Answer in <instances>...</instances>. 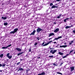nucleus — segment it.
Returning <instances> with one entry per match:
<instances>
[{"instance_id":"58836bf2","label":"nucleus","mask_w":75,"mask_h":75,"mask_svg":"<svg viewBox=\"0 0 75 75\" xmlns=\"http://www.w3.org/2000/svg\"><path fill=\"white\" fill-rule=\"evenodd\" d=\"M72 43L70 42L69 43V45H72Z\"/></svg>"},{"instance_id":"0e129e2a","label":"nucleus","mask_w":75,"mask_h":75,"mask_svg":"<svg viewBox=\"0 0 75 75\" xmlns=\"http://www.w3.org/2000/svg\"><path fill=\"white\" fill-rule=\"evenodd\" d=\"M27 56H28V55L26 54V55H25V57H27Z\"/></svg>"},{"instance_id":"338daca9","label":"nucleus","mask_w":75,"mask_h":75,"mask_svg":"<svg viewBox=\"0 0 75 75\" xmlns=\"http://www.w3.org/2000/svg\"><path fill=\"white\" fill-rule=\"evenodd\" d=\"M54 24H56V23H55V22L54 23Z\"/></svg>"},{"instance_id":"a211bd4d","label":"nucleus","mask_w":75,"mask_h":75,"mask_svg":"<svg viewBox=\"0 0 75 75\" xmlns=\"http://www.w3.org/2000/svg\"><path fill=\"white\" fill-rule=\"evenodd\" d=\"M65 28L66 29H68V28H70V26H67Z\"/></svg>"},{"instance_id":"79ce46f5","label":"nucleus","mask_w":75,"mask_h":75,"mask_svg":"<svg viewBox=\"0 0 75 75\" xmlns=\"http://www.w3.org/2000/svg\"><path fill=\"white\" fill-rule=\"evenodd\" d=\"M5 4L4 3H2V6H4Z\"/></svg>"},{"instance_id":"c9c22d12","label":"nucleus","mask_w":75,"mask_h":75,"mask_svg":"<svg viewBox=\"0 0 75 75\" xmlns=\"http://www.w3.org/2000/svg\"><path fill=\"white\" fill-rule=\"evenodd\" d=\"M62 38V36H60V37H58V38L59 39V38Z\"/></svg>"},{"instance_id":"ddd939ff","label":"nucleus","mask_w":75,"mask_h":75,"mask_svg":"<svg viewBox=\"0 0 75 75\" xmlns=\"http://www.w3.org/2000/svg\"><path fill=\"white\" fill-rule=\"evenodd\" d=\"M58 54L59 55H64V53H61V52H59Z\"/></svg>"},{"instance_id":"423d86ee","label":"nucleus","mask_w":75,"mask_h":75,"mask_svg":"<svg viewBox=\"0 0 75 75\" xmlns=\"http://www.w3.org/2000/svg\"><path fill=\"white\" fill-rule=\"evenodd\" d=\"M52 35H54V33H51L49 34V35L48 37H51V36H52Z\"/></svg>"},{"instance_id":"473e14b6","label":"nucleus","mask_w":75,"mask_h":75,"mask_svg":"<svg viewBox=\"0 0 75 75\" xmlns=\"http://www.w3.org/2000/svg\"><path fill=\"white\" fill-rule=\"evenodd\" d=\"M53 4L52 3H51L50 4V6H53Z\"/></svg>"},{"instance_id":"680f3d73","label":"nucleus","mask_w":75,"mask_h":75,"mask_svg":"<svg viewBox=\"0 0 75 75\" xmlns=\"http://www.w3.org/2000/svg\"><path fill=\"white\" fill-rule=\"evenodd\" d=\"M20 71V69H19L18 70V71Z\"/></svg>"},{"instance_id":"09e8293b","label":"nucleus","mask_w":75,"mask_h":75,"mask_svg":"<svg viewBox=\"0 0 75 75\" xmlns=\"http://www.w3.org/2000/svg\"><path fill=\"white\" fill-rule=\"evenodd\" d=\"M61 0H56V1H60Z\"/></svg>"},{"instance_id":"052dcab7","label":"nucleus","mask_w":75,"mask_h":75,"mask_svg":"<svg viewBox=\"0 0 75 75\" xmlns=\"http://www.w3.org/2000/svg\"><path fill=\"white\" fill-rule=\"evenodd\" d=\"M51 39H52V38H50L49 39V40H51Z\"/></svg>"},{"instance_id":"9d476101","label":"nucleus","mask_w":75,"mask_h":75,"mask_svg":"<svg viewBox=\"0 0 75 75\" xmlns=\"http://www.w3.org/2000/svg\"><path fill=\"white\" fill-rule=\"evenodd\" d=\"M58 8V6H56L54 5H53L51 7V8Z\"/></svg>"},{"instance_id":"13d9d810","label":"nucleus","mask_w":75,"mask_h":75,"mask_svg":"<svg viewBox=\"0 0 75 75\" xmlns=\"http://www.w3.org/2000/svg\"><path fill=\"white\" fill-rule=\"evenodd\" d=\"M62 64H63V63H61L60 64V65H62Z\"/></svg>"},{"instance_id":"6ab92c4d","label":"nucleus","mask_w":75,"mask_h":75,"mask_svg":"<svg viewBox=\"0 0 75 75\" xmlns=\"http://www.w3.org/2000/svg\"><path fill=\"white\" fill-rule=\"evenodd\" d=\"M19 70H20V71H23L24 70V69L21 68H19Z\"/></svg>"},{"instance_id":"603ef678","label":"nucleus","mask_w":75,"mask_h":75,"mask_svg":"<svg viewBox=\"0 0 75 75\" xmlns=\"http://www.w3.org/2000/svg\"><path fill=\"white\" fill-rule=\"evenodd\" d=\"M38 75H41V74L40 73V74H38Z\"/></svg>"},{"instance_id":"5701e85b","label":"nucleus","mask_w":75,"mask_h":75,"mask_svg":"<svg viewBox=\"0 0 75 75\" xmlns=\"http://www.w3.org/2000/svg\"><path fill=\"white\" fill-rule=\"evenodd\" d=\"M68 55H69V54H67L66 55V56H64V57H62V58H63V59H64V58H66V57H67V56Z\"/></svg>"},{"instance_id":"7ed1b4c3","label":"nucleus","mask_w":75,"mask_h":75,"mask_svg":"<svg viewBox=\"0 0 75 75\" xmlns=\"http://www.w3.org/2000/svg\"><path fill=\"white\" fill-rule=\"evenodd\" d=\"M75 67H71L70 68V69H71L70 71L71 72H72L74 70V69H75Z\"/></svg>"},{"instance_id":"cd10ccee","label":"nucleus","mask_w":75,"mask_h":75,"mask_svg":"<svg viewBox=\"0 0 75 75\" xmlns=\"http://www.w3.org/2000/svg\"><path fill=\"white\" fill-rule=\"evenodd\" d=\"M54 57V56L52 55V56H50L48 57L49 58H53V57Z\"/></svg>"},{"instance_id":"1a4fd4ad","label":"nucleus","mask_w":75,"mask_h":75,"mask_svg":"<svg viewBox=\"0 0 75 75\" xmlns=\"http://www.w3.org/2000/svg\"><path fill=\"white\" fill-rule=\"evenodd\" d=\"M16 50H17L18 51H21V49L19 48H16Z\"/></svg>"},{"instance_id":"f3484780","label":"nucleus","mask_w":75,"mask_h":75,"mask_svg":"<svg viewBox=\"0 0 75 75\" xmlns=\"http://www.w3.org/2000/svg\"><path fill=\"white\" fill-rule=\"evenodd\" d=\"M10 34H14L15 33L14 32V30L13 31H12L11 32L9 33Z\"/></svg>"},{"instance_id":"7c9ffc66","label":"nucleus","mask_w":75,"mask_h":75,"mask_svg":"<svg viewBox=\"0 0 75 75\" xmlns=\"http://www.w3.org/2000/svg\"><path fill=\"white\" fill-rule=\"evenodd\" d=\"M57 74H60V75H62V74L59 73V72H57Z\"/></svg>"},{"instance_id":"a878e982","label":"nucleus","mask_w":75,"mask_h":75,"mask_svg":"<svg viewBox=\"0 0 75 75\" xmlns=\"http://www.w3.org/2000/svg\"><path fill=\"white\" fill-rule=\"evenodd\" d=\"M8 58H9V59H11V58H12V56H9L8 57Z\"/></svg>"},{"instance_id":"2f4dec72","label":"nucleus","mask_w":75,"mask_h":75,"mask_svg":"<svg viewBox=\"0 0 75 75\" xmlns=\"http://www.w3.org/2000/svg\"><path fill=\"white\" fill-rule=\"evenodd\" d=\"M35 32H36V31H35V30H34L33 31V33H34L35 34Z\"/></svg>"},{"instance_id":"393cba45","label":"nucleus","mask_w":75,"mask_h":75,"mask_svg":"<svg viewBox=\"0 0 75 75\" xmlns=\"http://www.w3.org/2000/svg\"><path fill=\"white\" fill-rule=\"evenodd\" d=\"M73 51H74V50H72L70 51V52L69 53V54H71V53L72 52H73Z\"/></svg>"},{"instance_id":"49530a36","label":"nucleus","mask_w":75,"mask_h":75,"mask_svg":"<svg viewBox=\"0 0 75 75\" xmlns=\"http://www.w3.org/2000/svg\"><path fill=\"white\" fill-rule=\"evenodd\" d=\"M44 43H45V42H43L42 44V45H44Z\"/></svg>"},{"instance_id":"5fc2aeb1","label":"nucleus","mask_w":75,"mask_h":75,"mask_svg":"<svg viewBox=\"0 0 75 75\" xmlns=\"http://www.w3.org/2000/svg\"><path fill=\"white\" fill-rule=\"evenodd\" d=\"M20 60H21V62L22 61H23V59H20Z\"/></svg>"},{"instance_id":"4d7b16f0","label":"nucleus","mask_w":75,"mask_h":75,"mask_svg":"<svg viewBox=\"0 0 75 75\" xmlns=\"http://www.w3.org/2000/svg\"><path fill=\"white\" fill-rule=\"evenodd\" d=\"M53 43H54V44H56V43H57V42H54Z\"/></svg>"},{"instance_id":"a18cd8bd","label":"nucleus","mask_w":75,"mask_h":75,"mask_svg":"<svg viewBox=\"0 0 75 75\" xmlns=\"http://www.w3.org/2000/svg\"><path fill=\"white\" fill-rule=\"evenodd\" d=\"M57 18H60V17H59V16H57Z\"/></svg>"},{"instance_id":"0eeeda50","label":"nucleus","mask_w":75,"mask_h":75,"mask_svg":"<svg viewBox=\"0 0 75 75\" xmlns=\"http://www.w3.org/2000/svg\"><path fill=\"white\" fill-rule=\"evenodd\" d=\"M60 48H65L67 47V45L60 46Z\"/></svg>"},{"instance_id":"774afa93","label":"nucleus","mask_w":75,"mask_h":75,"mask_svg":"<svg viewBox=\"0 0 75 75\" xmlns=\"http://www.w3.org/2000/svg\"><path fill=\"white\" fill-rule=\"evenodd\" d=\"M70 27H72V26H70Z\"/></svg>"},{"instance_id":"864d4df0","label":"nucleus","mask_w":75,"mask_h":75,"mask_svg":"<svg viewBox=\"0 0 75 75\" xmlns=\"http://www.w3.org/2000/svg\"><path fill=\"white\" fill-rule=\"evenodd\" d=\"M26 73L27 74H28V70H26Z\"/></svg>"},{"instance_id":"f257e3e1","label":"nucleus","mask_w":75,"mask_h":75,"mask_svg":"<svg viewBox=\"0 0 75 75\" xmlns=\"http://www.w3.org/2000/svg\"><path fill=\"white\" fill-rule=\"evenodd\" d=\"M49 48H50V50H51L50 51V53H52V54H54L57 51V50H54L55 49L54 48H51V47H49Z\"/></svg>"},{"instance_id":"72a5a7b5","label":"nucleus","mask_w":75,"mask_h":75,"mask_svg":"<svg viewBox=\"0 0 75 75\" xmlns=\"http://www.w3.org/2000/svg\"><path fill=\"white\" fill-rule=\"evenodd\" d=\"M29 52H31V48H30V49L29 50Z\"/></svg>"},{"instance_id":"de8ad7c7","label":"nucleus","mask_w":75,"mask_h":75,"mask_svg":"<svg viewBox=\"0 0 75 75\" xmlns=\"http://www.w3.org/2000/svg\"><path fill=\"white\" fill-rule=\"evenodd\" d=\"M62 15V14H60L59 15V16L60 17H61Z\"/></svg>"},{"instance_id":"69168bd1","label":"nucleus","mask_w":75,"mask_h":75,"mask_svg":"<svg viewBox=\"0 0 75 75\" xmlns=\"http://www.w3.org/2000/svg\"><path fill=\"white\" fill-rule=\"evenodd\" d=\"M1 64H0V67H1Z\"/></svg>"},{"instance_id":"6e6552de","label":"nucleus","mask_w":75,"mask_h":75,"mask_svg":"<svg viewBox=\"0 0 75 75\" xmlns=\"http://www.w3.org/2000/svg\"><path fill=\"white\" fill-rule=\"evenodd\" d=\"M18 28H15L14 30L13 31H14L15 33H16L18 31Z\"/></svg>"},{"instance_id":"4be33fe9","label":"nucleus","mask_w":75,"mask_h":75,"mask_svg":"<svg viewBox=\"0 0 75 75\" xmlns=\"http://www.w3.org/2000/svg\"><path fill=\"white\" fill-rule=\"evenodd\" d=\"M41 74L42 75H45V72H43L42 73H41Z\"/></svg>"},{"instance_id":"4c0bfd02","label":"nucleus","mask_w":75,"mask_h":75,"mask_svg":"<svg viewBox=\"0 0 75 75\" xmlns=\"http://www.w3.org/2000/svg\"><path fill=\"white\" fill-rule=\"evenodd\" d=\"M37 44H38L37 43V42L35 43L34 44L35 46V45H37Z\"/></svg>"},{"instance_id":"20e7f679","label":"nucleus","mask_w":75,"mask_h":75,"mask_svg":"<svg viewBox=\"0 0 75 75\" xmlns=\"http://www.w3.org/2000/svg\"><path fill=\"white\" fill-rule=\"evenodd\" d=\"M1 67H2L3 68H4V67H5L6 66V63H2V64H1Z\"/></svg>"},{"instance_id":"c756f323","label":"nucleus","mask_w":75,"mask_h":75,"mask_svg":"<svg viewBox=\"0 0 75 75\" xmlns=\"http://www.w3.org/2000/svg\"><path fill=\"white\" fill-rule=\"evenodd\" d=\"M52 40H51L49 42L47 43H48V44H49L51 43V42H52Z\"/></svg>"},{"instance_id":"aec40b11","label":"nucleus","mask_w":75,"mask_h":75,"mask_svg":"<svg viewBox=\"0 0 75 75\" xmlns=\"http://www.w3.org/2000/svg\"><path fill=\"white\" fill-rule=\"evenodd\" d=\"M48 45V43H47L45 44L44 45H43L42 46H47V45Z\"/></svg>"},{"instance_id":"e433bc0d","label":"nucleus","mask_w":75,"mask_h":75,"mask_svg":"<svg viewBox=\"0 0 75 75\" xmlns=\"http://www.w3.org/2000/svg\"><path fill=\"white\" fill-rule=\"evenodd\" d=\"M20 64V62H18L17 63V64H16V65H19V64Z\"/></svg>"},{"instance_id":"bb28decb","label":"nucleus","mask_w":75,"mask_h":75,"mask_svg":"<svg viewBox=\"0 0 75 75\" xmlns=\"http://www.w3.org/2000/svg\"><path fill=\"white\" fill-rule=\"evenodd\" d=\"M2 49H7V47H2Z\"/></svg>"},{"instance_id":"f8f14e48","label":"nucleus","mask_w":75,"mask_h":75,"mask_svg":"<svg viewBox=\"0 0 75 75\" xmlns=\"http://www.w3.org/2000/svg\"><path fill=\"white\" fill-rule=\"evenodd\" d=\"M7 17H4V16H2V19H3L4 20H6V19H7Z\"/></svg>"},{"instance_id":"39448f33","label":"nucleus","mask_w":75,"mask_h":75,"mask_svg":"<svg viewBox=\"0 0 75 75\" xmlns=\"http://www.w3.org/2000/svg\"><path fill=\"white\" fill-rule=\"evenodd\" d=\"M59 30V28H57L54 31V33H57V32H58V31Z\"/></svg>"},{"instance_id":"412c9836","label":"nucleus","mask_w":75,"mask_h":75,"mask_svg":"<svg viewBox=\"0 0 75 75\" xmlns=\"http://www.w3.org/2000/svg\"><path fill=\"white\" fill-rule=\"evenodd\" d=\"M11 44H10L9 45H8L6 46L7 48H8V47H11Z\"/></svg>"},{"instance_id":"c03bdc74","label":"nucleus","mask_w":75,"mask_h":75,"mask_svg":"<svg viewBox=\"0 0 75 75\" xmlns=\"http://www.w3.org/2000/svg\"><path fill=\"white\" fill-rule=\"evenodd\" d=\"M73 33H75V30H73Z\"/></svg>"},{"instance_id":"9b49d317","label":"nucleus","mask_w":75,"mask_h":75,"mask_svg":"<svg viewBox=\"0 0 75 75\" xmlns=\"http://www.w3.org/2000/svg\"><path fill=\"white\" fill-rule=\"evenodd\" d=\"M53 65L54 66H58V64H57V62H55V63H53Z\"/></svg>"},{"instance_id":"bf43d9fd","label":"nucleus","mask_w":75,"mask_h":75,"mask_svg":"<svg viewBox=\"0 0 75 75\" xmlns=\"http://www.w3.org/2000/svg\"><path fill=\"white\" fill-rule=\"evenodd\" d=\"M25 45V43H23V44H22V46H23L24 45Z\"/></svg>"},{"instance_id":"ea45409f","label":"nucleus","mask_w":75,"mask_h":75,"mask_svg":"<svg viewBox=\"0 0 75 75\" xmlns=\"http://www.w3.org/2000/svg\"><path fill=\"white\" fill-rule=\"evenodd\" d=\"M36 38L38 39V40H40V38H39H39L37 37Z\"/></svg>"},{"instance_id":"f704fd0d","label":"nucleus","mask_w":75,"mask_h":75,"mask_svg":"<svg viewBox=\"0 0 75 75\" xmlns=\"http://www.w3.org/2000/svg\"><path fill=\"white\" fill-rule=\"evenodd\" d=\"M59 39H58V38H55L54 40H58Z\"/></svg>"},{"instance_id":"f03ea898","label":"nucleus","mask_w":75,"mask_h":75,"mask_svg":"<svg viewBox=\"0 0 75 75\" xmlns=\"http://www.w3.org/2000/svg\"><path fill=\"white\" fill-rule=\"evenodd\" d=\"M36 30L37 32L38 33H39L40 31H43V30L41 28H38Z\"/></svg>"},{"instance_id":"dca6fc26","label":"nucleus","mask_w":75,"mask_h":75,"mask_svg":"<svg viewBox=\"0 0 75 75\" xmlns=\"http://www.w3.org/2000/svg\"><path fill=\"white\" fill-rule=\"evenodd\" d=\"M4 25L6 26V25H8V23L7 22L4 23Z\"/></svg>"},{"instance_id":"4468645a","label":"nucleus","mask_w":75,"mask_h":75,"mask_svg":"<svg viewBox=\"0 0 75 75\" xmlns=\"http://www.w3.org/2000/svg\"><path fill=\"white\" fill-rule=\"evenodd\" d=\"M24 53V52H21L20 53H19L17 55L18 56L19 55H21V54H23Z\"/></svg>"},{"instance_id":"c85d7f7f","label":"nucleus","mask_w":75,"mask_h":75,"mask_svg":"<svg viewBox=\"0 0 75 75\" xmlns=\"http://www.w3.org/2000/svg\"><path fill=\"white\" fill-rule=\"evenodd\" d=\"M35 34H34L33 32L32 33L30 34V36H31V35H35Z\"/></svg>"},{"instance_id":"b1692460","label":"nucleus","mask_w":75,"mask_h":75,"mask_svg":"<svg viewBox=\"0 0 75 75\" xmlns=\"http://www.w3.org/2000/svg\"><path fill=\"white\" fill-rule=\"evenodd\" d=\"M10 55V53H8L6 55V56L7 57H8V56H9V55Z\"/></svg>"},{"instance_id":"e2e57ef3","label":"nucleus","mask_w":75,"mask_h":75,"mask_svg":"<svg viewBox=\"0 0 75 75\" xmlns=\"http://www.w3.org/2000/svg\"><path fill=\"white\" fill-rule=\"evenodd\" d=\"M2 70H0V72H2Z\"/></svg>"},{"instance_id":"3c124183","label":"nucleus","mask_w":75,"mask_h":75,"mask_svg":"<svg viewBox=\"0 0 75 75\" xmlns=\"http://www.w3.org/2000/svg\"><path fill=\"white\" fill-rule=\"evenodd\" d=\"M24 7H27V6L25 5H24Z\"/></svg>"},{"instance_id":"2eb2a0df","label":"nucleus","mask_w":75,"mask_h":75,"mask_svg":"<svg viewBox=\"0 0 75 75\" xmlns=\"http://www.w3.org/2000/svg\"><path fill=\"white\" fill-rule=\"evenodd\" d=\"M4 56V54H1L0 55V57L1 58H2V57H3Z\"/></svg>"},{"instance_id":"37998d69","label":"nucleus","mask_w":75,"mask_h":75,"mask_svg":"<svg viewBox=\"0 0 75 75\" xmlns=\"http://www.w3.org/2000/svg\"><path fill=\"white\" fill-rule=\"evenodd\" d=\"M74 40H72L71 41V43H73V42H74Z\"/></svg>"},{"instance_id":"8fccbe9b","label":"nucleus","mask_w":75,"mask_h":75,"mask_svg":"<svg viewBox=\"0 0 75 75\" xmlns=\"http://www.w3.org/2000/svg\"><path fill=\"white\" fill-rule=\"evenodd\" d=\"M69 19V18H66V19H66V20H68Z\"/></svg>"},{"instance_id":"6e6d98bb","label":"nucleus","mask_w":75,"mask_h":75,"mask_svg":"<svg viewBox=\"0 0 75 75\" xmlns=\"http://www.w3.org/2000/svg\"><path fill=\"white\" fill-rule=\"evenodd\" d=\"M70 19H72V17H70Z\"/></svg>"},{"instance_id":"a19ab883","label":"nucleus","mask_w":75,"mask_h":75,"mask_svg":"<svg viewBox=\"0 0 75 75\" xmlns=\"http://www.w3.org/2000/svg\"><path fill=\"white\" fill-rule=\"evenodd\" d=\"M64 22H67V21H66V19H65L64 20Z\"/></svg>"}]
</instances>
